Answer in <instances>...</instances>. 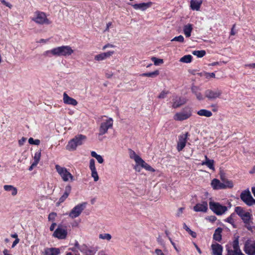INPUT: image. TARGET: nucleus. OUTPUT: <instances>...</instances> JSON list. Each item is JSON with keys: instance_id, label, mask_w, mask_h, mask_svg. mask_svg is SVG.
Segmentation results:
<instances>
[{"instance_id": "nucleus-1", "label": "nucleus", "mask_w": 255, "mask_h": 255, "mask_svg": "<svg viewBox=\"0 0 255 255\" xmlns=\"http://www.w3.org/2000/svg\"><path fill=\"white\" fill-rule=\"evenodd\" d=\"M74 51L69 45H64L61 46H58L53 48L50 50L45 51L43 53V55L46 57L56 56H63L68 57L71 56Z\"/></svg>"}, {"instance_id": "nucleus-2", "label": "nucleus", "mask_w": 255, "mask_h": 255, "mask_svg": "<svg viewBox=\"0 0 255 255\" xmlns=\"http://www.w3.org/2000/svg\"><path fill=\"white\" fill-rule=\"evenodd\" d=\"M86 139L87 137L85 135L78 134L68 142L66 148L69 151H74L76 150L77 146L83 144Z\"/></svg>"}, {"instance_id": "nucleus-3", "label": "nucleus", "mask_w": 255, "mask_h": 255, "mask_svg": "<svg viewBox=\"0 0 255 255\" xmlns=\"http://www.w3.org/2000/svg\"><path fill=\"white\" fill-rule=\"evenodd\" d=\"M32 20L41 25H48L51 23V21L47 18L45 13L39 11H37L34 13Z\"/></svg>"}, {"instance_id": "nucleus-4", "label": "nucleus", "mask_w": 255, "mask_h": 255, "mask_svg": "<svg viewBox=\"0 0 255 255\" xmlns=\"http://www.w3.org/2000/svg\"><path fill=\"white\" fill-rule=\"evenodd\" d=\"M192 116L191 108L186 107L182 111L176 113L173 116V119L176 121H183L186 120Z\"/></svg>"}, {"instance_id": "nucleus-5", "label": "nucleus", "mask_w": 255, "mask_h": 255, "mask_svg": "<svg viewBox=\"0 0 255 255\" xmlns=\"http://www.w3.org/2000/svg\"><path fill=\"white\" fill-rule=\"evenodd\" d=\"M55 169L64 182L74 180L73 176L66 168L56 165Z\"/></svg>"}, {"instance_id": "nucleus-6", "label": "nucleus", "mask_w": 255, "mask_h": 255, "mask_svg": "<svg viewBox=\"0 0 255 255\" xmlns=\"http://www.w3.org/2000/svg\"><path fill=\"white\" fill-rule=\"evenodd\" d=\"M209 204L210 209L217 215H221L227 211L226 206L222 205L218 202L210 201Z\"/></svg>"}, {"instance_id": "nucleus-7", "label": "nucleus", "mask_w": 255, "mask_h": 255, "mask_svg": "<svg viewBox=\"0 0 255 255\" xmlns=\"http://www.w3.org/2000/svg\"><path fill=\"white\" fill-rule=\"evenodd\" d=\"M113 120L111 118H107L106 119L103 120V122L101 123L99 128L100 135H102L106 134L109 128L113 127Z\"/></svg>"}, {"instance_id": "nucleus-8", "label": "nucleus", "mask_w": 255, "mask_h": 255, "mask_svg": "<svg viewBox=\"0 0 255 255\" xmlns=\"http://www.w3.org/2000/svg\"><path fill=\"white\" fill-rule=\"evenodd\" d=\"M86 205L87 203L84 202L75 206L68 214L69 217L73 219L79 217L86 208Z\"/></svg>"}, {"instance_id": "nucleus-9", "label": "nucleus", "mask_w": 255, "mask_h": 255, "mask_svg": "<svg viewBox=\"0 0 255 255\" xmlns=\"http://www.w3.org/2000/svg\"><path fill=\"white\" fill-rule=\"evenodd\" d=\"M242 200L249 206L255 205V199L252 197L249 190L243 191L240 195Z\"/></svg>"}, {"instance_id": "nucleus-10", "label": "nucleus", "mask_w": 255, "mask_h": 255, "mask_svg": "<svg viewBox=\"0 0 255 255\" xmlns=\"http://www.w3.org/2000/svg\"><path fill=\"white\" fill-rule=\"evenodd\" d=\"M222 94V91L219 89H207L205 91L204 93L205 97L210 101L219 98Z\"/></svg>"}, {"instance_id": "nucleus-11", "label": "nucleus", "mask_w": 255, "mask_h": 255, "mask_svg": "<svg viewBox=\"0 0 255 255\" xmlns=\"http://www.w3.org/2000/svg\"><path fill=\"white\" fill-rule=\"evenodd\" d=\"M67 235V230L62 226L59 225L53 234V236L58 239L63 240L66 238Z\"/></svg>"}, {"instance_id": "nucleus-12", "label": "nucleus", "mask_w": 255, "mask_h": 255, "mask_svg": "<svg viewBox=\"0 0 255 255\" xmlns=\"http://www.w3.org/2000/svg\"><path fill=\"white\" fill-rule=\"evenodd\" d=\"M245 252L249 255H255V242L248 240L245 245Z\"/></svg>"}, {"instance_id": "nucleus-13", "label": "nucleus", "mask_w": 255, "mask_h": 255, "mask_svg": "<svg viewBox=\"0 0 255 255\" xmlns=\"http://www.w3.org/2000/svg\"><path fill=\"white\" fill-rule=\"evenodd\" d=\"M188 136V133L186 132L185 134H181L179 136L177 145V149L178 151H181L185 146Z\"/></svg>"}, {"instance_id": "nucleus-14", "label": "nucleus", "mask_w": 255, "mask_h": 255, "mask_svg": "<svg viewBox=\"0 0 255 255\" xmlns=\"http://www.w3.org/2000/svg\"><path fill=\"white\" fill-rule=\"evenodd\" d=\"M193 210L195 212H207L208 210V203L206 201H203L197 203L194 206Z\"/></svg>"}, {"instance_id": "nucleus-15", "label": "nucleus", "mask_w": 255, "mask_h": 255, "mask_svg": "<svg viewBox=\"0 0 255 255\" xmlns=\"http://www.w3.org/2000/svg\"><path fill=\"white\" fill-rule=\"evenodd\" d=\"M63 103L66 105L76 106L78 104V102L75 99L69 97L66 92L63 93Z\"/></svg>"}, {"instance_id": "nucleus-16", "label": "nucleus", "mask_w": 255, "mask_h": 255, "mask_svg": "<svg viewBox=\"0 0 255 255\" xmlns=\"http://www.w3.org/2000/svg\"><path fill=\"white\" fill-rule=\"evenodd\" d=\"M191 89L192 93L196 96L198 100L203 101L204 100L205 97L201 93V89L199 87L193 86Z\"/></svg>"}, {"instance_id": "nucleus-17", "label": "nucleus", "mask_w": 255, "mask_h": 255, "mask_svg": "<svg viewBox=\"0 0 255 255\" xmlns=\"http://www.w3.org/2000/svg\"><path fill=\"white\" fill-rule=\"evenodd\" d=\"M114 54V51L101 53L95 56L94 60L97 61H103L109 58Z\"/></svg>"}, {"instance_id": "nucleus-18", "label": "nucleus", "mask_w": 255, "mask_h": 255, "mask_svg": "<svg viewBox=\"0 0 255 255\" xmlns=\"http://www.w3.org/2000/svg\"><path fill=\"white\" fill-rule=\"evenodd\" d=\"M71 191V187L67 185L65 187V192L63 195L59 198V201L56 203V206H58L61 203H63L68 197Z\"/></svg>"}, {"instance_id": "nucleus-19", "label": "nucleus", "mask_w": 255, "mask_h": 255, "mask_svg": "<svg viewBox=\"0 0 255 255\" xmlns=\"http://www.w3.org/2000/svg\"><path fill=\"white\" fill-rule=\"evenodd\" d=\"M152 2L151 1H149L148 2H143L140 3L134 4L132 5V7L135 9H140L142 11H144L148 8L151 7L152 5Z\"/></svg>"}, {"instance_id": "nucleus-20", "label": "nucleus", "mask_w": 255, "mask_h": 255, "mask_svg": "<svg viewBox=\"0 0 255 255\" xmlns=\"http://www.w3.org/2000/svg\"><path fill=\"white\" fill-rule=\"evenodd\" d=\"M251 217L252 214L248 212L241 218L244 223L245 224L246 227L249 230L252 229L251 226V223H252Z\"/></svg>"}, {"instance_id": "nucleus-21", "label": "nucleus", "mask_w": 255, "mask_h": 255, "mask_svg": "<svg viewBox=\"0 0 255 255\" xmlns=\"http://www.w3.org/2000/svg\"><path fill=\"white\" fill-rule=\"evenodd\" d=\"M213 255H222L223 248L219 244H213L211 246Z\"/></svg>"}, {"instance_id": "nucleus-22", "label": "nucleus", "mask_w": 255, "mask_h": 255, "mask_svg": "<svg viewBox=\"0 0 255 255\" xmlns=\"http://www.w3.org/2000/svg\"><path fill=\"white\" fill-rule=\"evenodd\" d=\"M186 102V101L184 99L176 97L173 99L172 107L173 108H178L181 105L185 104Z\"/></svg>"}, {"instance_id": "nucleus-23", "label": "nucleus", "mask_w": 255, "mask_h": 255, "mask_svg": "<svg viewBox=\"0 0 255 255\" xmlns=\"http://www.w3.org/2000/svg\"><path fill=\"white\" fill-rule=\"evenodd\" d=\"M197 114L200 117H204L206 118H210L213 115L211 111L204 109H200L198 111Z\"/></svg>"}, {"instance_id": "nucleus-24", "label": "nucleus", "mask_w": 255, "mask_h": 255, "mask_svg": "<svg viewBox=\"0 0 255 255\" xmlns=\"http://www.w3.org/2000/svg\"><path fill=\"white\" fill-rule=\"evenodd\" d=\"M211 185L214 189H224L223 182H221L220 180L217 179H214L211 182Z\"/></svg>"}, {"instance_id": "nucleus-25", "label": "nucleus", "mask_w": 255, "mask_h": 255, "mask_svg": "<svg viewBox=\"0 0 255 255\" xmlns=\"http://www.w3.org/2000/svg\"><path fill=\"white\" fill-rule=\"evenodd\" d=\"M3 189L6 191L10 192L13 196H15L17 193V189L12 185H5L3 186Z\"/></svg>"}, {"instance_id": "nucleus-26", "label": "nucleus", "mask_w": 255, "mask_h": 255, "mask_svg": "<svg viewBox=\"0 0 255 255\" xmlns=\"http://www.w3.org/2000/svg\"><path fill=\"white\" fill-rule=\"evenodd\" d=\"M233 251L235 253L236 255H245L242 252L239 248L238 239H236L233 242Z\"/></svg>"}, {"instance_id": "nucleus-27", "label": "nucleus", "mask_w": 255, "mask_h": 255, "mask_svg": "<svg viewBox=\"0 0 255 255\" xmlns=\"http://www.w3.org/2000/svg\"><path fill=\"white\" fill-rule=\"evenodd\" d=\"M60 250L58 248H48L45 250L44 255H58Z\"/></svg>"}, {"instance_id": "nucleus-28", "label": "nucleus", "mask_w": 255, "mask_h": 255, "mask_svg": "<svg viewBox=\"0 0 255 255\" xmlns=\"http://www.w3.org/2000/svg\"><path fill=\"white\" fill-rule=\"evenodd\" d=\"M202 3V0H191V7L193 10H198Z\"/></svg>"}, {"instance_id": "nucleus-29", "label": "nucleus", "mask_w": 255, "mask_h": 255, "mask_svg": "<svg viewBox=\"0 0 255 255\" xmlns=\"http://www.w3.org/2000/svg\"><path fill=\"white\" fill-rule=\"evenodd\" d=\"M221 179L223 182L224 189L232 188L234 187V183L232 181L222 177H221Z\"/></svg>"}, {"instance_id": "nucleus-30", "label": "nucleus", "mask_w": 255, "mask_h": 255, "mask_svg": "<svg viewBox=\"0 0 255 255\" xmlns=\"http://www.w3.org/2000/svg\"><path fill=\"white\" fill-rule=\"evenodd\" d=\"M192 25L191 24H187L184 26L183 31L186 37H189L191 36V33L192 31Z\"/></svg>"}, {"instance_id": "nucleus-31", "label": "nucleus", "mask_w": 255, "mask_h": 255, "mask_svg": "<svg viewBox=\"0 0 255 255\" xmlns=\"http://www.w3.org/2000/svg\"><path fill=\"white\" fill-rule=\"evenodd\" d=\"M128 153L129 157L131 159H133L136 164H137L141 159V158H140L133 150L131 149H128Z\"/></svg>"}, {"instance_id": "nucleus-32", "label": "nucleus", "mask_w": 255, "mask_h": 255, "mask_svg": "<svg viewBox=\"0 0 255 255\" xmlns=\"http://www.w3.org/2000/svg\"><path fill=\"white\" fill-rule=\"evenodd\" d=\"M137 165H139L142 167L145 168L146 170L154 172L155 170L151 167L149 165L146 163L143 159H141L140 161L137 164Z\"/></svg>"}, {"instance_id": "nucleus-33", "label": "nucleus", "mask_w": 255, "mask_h": 255, "mask_svg": "<svg viewBox=\"0 0 255 255\" xmlns=\"http://www.w3.org/2000/svg\"><path fill=\"white\" fill-rule=\"evenodd\" d=\"M222 229L221 228H218L216 229L213 235V238L217 241H220L222 239L221 233Z\"/></svg>"}, {"instance_id": "nucleus-34", "label": "nucleus", "mask_w": 255, "mask_h": 255, "mask_svg": "<svg viewBox=\"0 0 255 255\" xmlns=\"http://www.w3.org/2000/svg\"><path fill=\"white\" fill-rule=\"evenodd\" d=\"M214 160L212 159H209L208 158L207 156H205V161L202 163V165H207L210 169L214 170Z\"/></svg>"}, {"instance_id": "nucleus-35", "label": "nucleus", "mask_w": 255, "mask_h": 255, "mask_svg": "<svg viewBox=\"0 0 255 255\" xmlns=\"http://www.w3.org/2000/svg\"><path fill=\"white\" fill-rule=\"evenodd\" d=\"M235 212L241 218L248 212H246L241 207L239 206L236 207Z\"/></svg>"}, {"instance_id": "nucleus-36", "label": "nucleus", "mask_w": 255, "mask_h": 255, "mask_svg": "<svg viewBox=\"0 0 255 255\" xmlns=\"http://www.w3.org/2000/svg\"><path fill=\"white\" fill-rule=\"evenodd\" d=\"M91 154V156L93 157H95L99 163L101 164L103 163L104 159L101 155L97 154V153L94 151H92Z\"/></svg>"}, {"instance_id": "nucleus-37", "label": "nucleus", "mask_w": 255, "mask_h": 255, "mask_svg": "<svg viewBox=\"0 0 255 255\" xmlns=\"http://www.w3.org/2000/svg\"><path fill=\"white\" fill-rule=\"evenodd\" d=\"M194 55L196 56L198 58L203 57L206 54V51L204 50H195L192 52Z\"/></svg>"}, {"instance_id": "nucleus-38", "label": "nucleus", "mask_w": 255, "mask_h": 255, "mask_svg": "<svg viewBox=\"0 0 255 255\" xmlns=\"http://www.w3.org/2000/svg\"><path fill=\"white\" fill-rule=\"evenodd\" d=\"M192 56L190 55H186L182 57L180 59V61L183 63H188L191 62Z\"/></svg>"}, {"instance_id": "nucleus-39", "label": "nucleus", "mask_w": 255, "mask_h": 255, "mask_svg": "<svg viewBox=\"0 0 255 255\" xmlns=\"http://www.w3.org/2000/svg\"><path fill=\"white\" fill-rule=\"evenodd\" d=\"M159 72L158 70L149 73H143L141 75L142 76L148 77H154L158 75Z\"/></svg>"}, {"instance_id": "nucleus-40", "label": "nucleus", "mask_w": 255, "mask_h": 255, "mask_svg": "<svg viewBox=\"0 0 255 255\" xmlns=\"http://www.w3.org/2000/svg\"><path fill=\"white\" fill-rule=\"evenodd\" d=\"M100 239L110 241L112 239V236L110 234H101L99 236Z\"/></svg>"}, {"instance_id": "nucleus-41", "label": "nucleus", "mask_w": 255, "mask_h": 255, "mask_svg": "<svg viewBox=\"0 0 255 255\" xmlns=\"http://www.w3.org/2000/svg\"><path fill=\"white\" fill-rule=\"evenodd\" d=\"M183 228L188 232L189 234L193 237V238H196V233L192 231H191L189 228L186 225L185 223L183 224Z\"/></svg>"}, {"instance_id": "nucleus-42", "label": "nucleus", "mask_w": 255, "mask_h": 255, "mask_svg": "<svg viewBox=\"0 0 255 255\" xmlns=\"http://www.w3.org/2000/svg\"><path fill=\"white\" fill-rule=\"evenodd\" d=\"M91 176L94 178V180L97 182L99 180V176L96 169L91 170Z\"/></svg>"}, {"instance_id": "nucleus-43", "label": "nucleus", "mask_w": 255, "mask_h": 255, "mask_svg": "<svg viewBox=\"0 0 255 255\" xmlns=\"http://www.w3.org/2000/svg\"><path fill=\"white\" fill-rule=\"evenodd\" d=\"M41 157V151H39L36 152L34 156V161L33 162L36 163V164H38Z\"/></svg>"}, {"instance_id": "nucleus-44", "label": "nucleus", "mask_w": 255, "mask_h": 255, "mask_svg": "<svg viewBox=\"0 0 255 255\" xmlns=\"http://www.w3.org/2000/svg\"><path fill=\"white\" fill-rule=\"evenodd\" d=\"M28 142L30 144L38 145L40 144V141L39 139H34L33 138L30 137L28 139Z\"/></svg>"}, {"instance_id": "nucleus-45", "label": "nucleus", "mask_w": 255, "mask_h": 255, "mask_svg": "<svg viewBox=\"0 0 255 255\" xmlns=\"http://www.w3.org/2000/svg\"><path fill=\"white\" fill-rule=\"evenodd\" d=\"M151 60L154 62V65H157L159 64H162L163 62V61L161 59H158L156 57H152L151 58Z\"/></svg>"}, {"instance_id": "nucleus-46", "label": "nucleus", "mask_w": 255, "mask_h": 255, "mask_svg": "<svg viewBox=\"0 0 255 255\" xmlns=\"http://www.w3.org/2000/svg\"><path fill=\"white\" fill-rule=\"evenodd\" d=\"M168 91L163 90L158 96L159 99H164L168 94Z\"/></svg>"}, {"instance_id": "nucleus-47", "label": "nucleus", "mask_w": 255, "mask_h": 255, "mask_svg": "<svg viewBox=\"0 0 255 255\" xmlns=\"http://www.w3.org/2000/svg\"><path fill=\"white\" fill-rule=\"evenodd\" d=\"M184 38L182 35H179L174 37L171 41H177L179 42H183Z\"/></svg>"}, {"instance_id": "nucleus-48", "label": "nucleus", "mask_w": 255, "mask_h": 255, "mask_svg": "<svg viewBox=\"0 0 255 255\" xmlns=\"http://www.w3.org/2000/svg\"><path fill=\"white\" fill-rule=\"evenodd\" d=\"M204 77L206 79H210L211 78H215V74L214 73H208L206 72V73L204 74Z\"/></svg>"}, {"instance_id": "nucleus-49", "label": "nucleus", "mask_w": 255, "mask_h": 255, "mask_svg": "<svg viewBox=\"0 0 255 255\" xmlns=\"http://www.w3.org/2000/svg\"><path fill=\"white\" fill-rule=\"evenodd\" d=\"M89 168L90 170L96 169L95 167V162L94 159H91L90 160Z\"/></svg>"}, {"instance_id": "nucleus-50", "label": "nucleus", "mask_w": 255, "mask_h": 255, "mask_svg": "<svg viewBox=\"0 0 255 255\" xmlns=\"http://www.w3.org/2000/svg\"><path fill=\"white\" fill-rule=\"evenodd\" d=\"M57 214L56 213L54 212H52L49 214L48 216V220L49 221H54L55 220V218Z\"/></svg>"}, {"instance_id": "nucleus-51", "label": "nucleus", "mask_w": 255, "mask_h": 255, "mask_svg": "<svg viewBox=\"0 0 255 255\" xmlns=\"http://www.w3.org/2000/svg\"><path fill=\"white\" fill-rule=\"evenodd\" d=\"M206 219L208 220L211 222H214L217 220V218L215 216H208Z\"/></svg>"}, {"instance_id": "nucleus-52", "label": "nucleus", "mask_w": 255, "mask_h": 255, "mask_svg": "<svg viewBox=\"0 0 255 255\" xmlns=\"http://www.w3.org/2000/svg\"><path fill=\"white\" fill-rule=\"evenodd\" d=\"M155 254L156 255H167L164 254L161 250L160 249H155Z\"/></svg>"}, {"instance_id": "nucleus-53", "label": "nucleus", "mask_w": 255, "mask_h": 255, "mask_svg": "<svg viewBox=\"0 0 255 255\" xmlns=\"http://www.w3.org/2000/svg\"><path fill=\"white\" fill-rule=\"evenodd\" d=\"M26 138L22 137L20 139H19L18 140L19 145L22 146V145H23V144L26 141Z\"/></svg>"}, {"instance_id": "nucleus-54", "label": "nucleus", "mask_w": 255, "mask_h": 255, "mask_svg": "<svg viewBox=\"0 0 255 255\" xmlns=\"http://www.w3.org/2000/svg\"><path fill=\"white\" fill-rule=\"evenodd\" d=\"M1 2L4 5H6V6L8 7L9 8H11L12 5L9 3L8 2H6L4 0H0Z\"/></svg>"}, {"instance_id": "nucleus-55", "label": "nucleus", "mask_w": 255, "mask_h": 255, "mask_svg": "<svg viewBox=\"0 0 255 255\" xmlns=\"http://www.w3.org/2000/svg\"><path fill=\"white\" fill-rule=\"evenodd\" d=\"M183 210H184L183 208H182V207L180 208L177 212V216L178 217L182 215V214L183 213Z\"/></svg>"}, {"instance_id": "nucleus-56", "label": "nucleus", "mask_w": 255, "mask_h": 255, "mask_svg": "<svg viewBox=\"0 0 255 255\" xmlns=\"http://www.w3.org/2000/svg\"><path fill=\"white\" fill-rule=\"evenodd\" d=\"M226 221L227 222H228V223H230V224H232V225H233V223H234V220H233V219L232 218V217L231 216H230V217H229L228 218H227V219L226 220Z\"/></svg>"}, {"instance_id": "nucleus-57", "label": "nucleus", "mask_w": 255, "mask_h": 255, "mask_svg": "<svg viewBox=\"0 0 255 255\" xmlns=\"http://www.w3.org/2000/svg\"><path fill=\"white\" fill-rule=\"evenodd\" d=\"M19 242V239H15L14 241L13 242L11 248H13Z\"/></svg>"}, {"instance_id": "nucleus-58", "label": "nucleus", "mask_w": 255, "mask_h": 255, "mask_svg": "<svg viewBox=\"0 0 255 255\" xmlns=\"http://www.w3.org/2000/svg\"><path fill=\"white\" fill-rule=\"evenodd\" d=\"M56 226V224L55 223H53L50 227V230L51 231H53L54 230Z\"/></svg>"}, {"instance_id": "nucleus-59", "label": "nucleus", "mask_w": 255, "mask_h": 255, "mask_svg": "<svg viewBox=\"0 0 255 255\" xmlns=\"http://www.w3.org/2000/svg\"><path fill=\"white\" fill-rule=\"evenodd\" d=\"M37 165V164H36V163L33 162L31 166L29 167L28 170L29 171H31L33 169V168L35 167Z\"/></svg>"}, {"instance_id": "nucleus-60", "label": "nucleus", "mask_w": 255, "mask_h": 255, "mask_svg": "<svg viewBox=\"0 0 255 255\" xmlns=\"http://www.w3.org/2000/svg\"><path fill=\"white\" fill-rule=\"evenodd\" d=\"M246 67H248L250 68H255V63H251L247 64L245 65Z\"/></svg>"}, {"instance_id": "nucleus-61", "label": "nucleus", "mask_w": 255, "mask_h": 255, "mask_svg": "<svg viewBox=\"0 0 255 255\" xmlns=\"http://www.w3.org/2000/svg\"><path fill=\"white\" fill-rule=\"evenodd\" d=\"M3 255H12V254H10L9 253V251L7 250V249H4L3 251Z\"/></svg>"}, {"instance_id": "nucleus-62", "label": "nucleus", "mask_w": 255, "mask_h": 255, "mask_svg": "<svg viewBox=\"0 0 255 255\" xmlns=\"http://www.w3.org/2000/svg\"><path fill=\"white\" fill-rule=\"evenodd\" d=\"M169 240H170V242H171V244H172V246L174 247V249H175L176 251H177V248L176 247V246H175V243H174L172 241L170 237H169Z\"/></svg>"}, {"instance_id": "nucleus-63", "label": "nucleus", "mask_w": 255, "mask_h": 255, "mask_svg": "<svg viewBox=\"0 0 255 255\" xmlns=\"http://www.w3.org/2000/svg\"><path fill=\"white\" fill-rule=\"evenodd\" d=\"M112 25V22H108L107 24V27H106V28L105 29V31H108L109 30V27L110 26Z\"/></svg>"}, {"instance_id": "nucleus-64", "label": "nucleus", "mask_w": 255, "mask_h": 255, "mask_svg": "<svg viewBox=\"0 0 255 255\" xmlns=\"http://www.w3.org/2000/svg\"><path fill=\"white\" fill-rule=\"evenodd\" d=\"M113 47V45L108 44H107V45H105L103 47V49L105 50L106 48H107L108 47Z\"/></svg>"}]
</instances>
